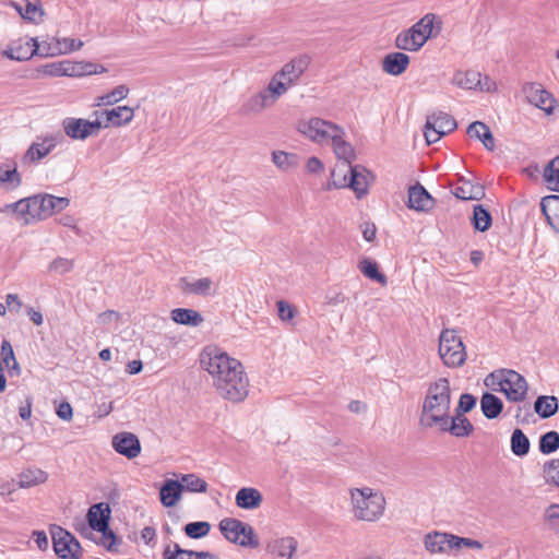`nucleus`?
<instances>
[{
    "mask_svg": "<svg viewBox=\"0 0 559 559\" xmlns=\"http://www.w3.org/2000/svg\"><path fill=\"white\" fill-rule=\"evenodd\" d=\"M201 365L212 377L218 395L231 403L245 401L249 394V379L242 364L217 347H206Z\"/></svg>",
    "mask_w": 559,
    "mask_h": 559,
    "instance_id": "nucleus-1",
    "label": "nucleus"
},
{
    "mask_svg": "<svg viewBox=\"0 0 559 559\" xmlns=\"http://www.w3.org/2000/svg\"><path fill=\"white\" fill-rule=\"evenodd\" d=\"M452 390L447 378H439L428 384L421 404L419 424L425 429L449 433L451 420Z\"/></svg>",
    "mask_w": 559,
    "mask_h": 559,
    "instance_id": "nucleus-2",
    "label": "nucleus"
},
{
    "mask_svg": "<svg viewBox=\"0 0 559 559\" xmlns=\"http://www.w3.org/2000/svg\"><path fill=\"white\" fill-rule=\"evenodd\" d=\"M297 129L313 143L319 145L331 144L338 159L347 163L355 159V150L345 140V130L341 126L314 117L299 121Z\"/></svg>",
    "mask_w": 559,
    "mask_h": 559,
    "instance_id": "nucleus-3",
    "label": "nucleus"
},
{
    "mask_svg": "<svg viewBox=\"0 0 559 559\" xmlns=\"http://www.w3.org/2000/svg\"><path fill=\"white\" fill-rule=\"evenodd\" d=\"M354 516L360 521L374 522L385 510V498L379 490L370 487L350 489Z\"/></svg>",
    "mask_w": 559,
    "mask_h": 559,
    "instance_id": "nucleus-4",
    "label": "nucleus"
},
{
    "mask_svg": "<svg viewBox=\"0 0 559 559\" xmlns=\"http://www.w3.org/2000/svg\"><path fill=\"white\" fill-rule=\"evenodd\" d=\"M485 385L492 391L501 392L511 402L525 400L528 385L525 378L511 369H500L489 373Z\"/></svg>",
    "mask_w": 559,
    "mask_h": 559,
    "instance_id": "nucleus-5",
    "label": "nucleus"
},
{
    "mask_svg": "<svg viewBox=\"0 0 559 559\" xmlns=\"http://www.w3.org/2000/svg\"><path fill=\"white\" fill-rule=\"evenodd\" d=\"M352 162H344L342 166H337L331 173V181L328 189L350 188L358 199L368 193V176L369 171L360 165L352 166Z\"/></svg>",
    "mask_w": 559,
    "mask_h": 559,
    "instance_id": "nucleus-6",
    "label": "nucleus"
},
{
    "mask_svg": "<svg viewBox=\"0 0 559 559\" xmlns=\"http://www.w3.org/2000/svg\"><path fill=\"white\" fill-rule=\"evenodd\" d=\"M218 527L223 536L233 544L250 548L259 546L253 528L238 519L225 518L219 522Z\"/></svg>",
    "mask_w": 559,
    "mask_h": 559,
    "instance_id": "nucleus-7",
    "label": "nucleus"
},
{
    "mask_svg": "<svg viewBox=\"0 0 559 559\" xmlns=\"http://www.w3.org/2000/svg\"><path fill=\"white\" fill-rule=\"evenodd\" d=\"M476 397L469 393H463L460 396V401L454 409V414L451 415L449 435L455 438H467L474 432V425L465 416V414L471 412L476 406Z\"/></svg>",
    "mask_w": 559,
    "mask_h": 559,
    "instance_id": "nucleus-8",
    "label": "nucleus"
},
{
    "mask_svg": "<svg viewBox=\"0 0 559 559\" xmlns=\"http://www.w3.org/2000/svg\"><path fill=\"white\" fill-rule=\"evenodd\" d=\"M439 355L443 364L451 368L460 367L466 359L462 340L454 330H443L439 338Z\"/></svg>",
    "mask_w": 559,
    "mask_h": 559,
    "instance_id": "nucleus-9",
    "label": "nucleus"
},
{
    "mask_svg": "<svg viewBox=\"0 0 559 559\" xmlns=\"http://www.w3.org/2000/svg\"><path fill=\"white\" fill-rule=\"evenodd\" d=\"M52 546L56 555L61 559H80L82 547L79 540L64 528L53 525L50 530Z\"/></svg>",
    "mask_w": 559,
    "mask_h": 559,
    "instance_id": "nucleus-10",
    "label": "nucleus"
},
{
    "mask_svg": "<svg viewBox=\"0 0 559 559\" xmlns=\"http://www.w3.org/2000/svg\"><path fill=\"white\" fill-rule=\"evenodd\" d=\"M64 134L71 140L85 141L90 136L97 135L103 129V121L95 119L94 121L84 118L66 117L61 121Z\"/></svg>",
    "mask_w": 559,
    "mask_h": 559,
    "instance_id": "nucleus-11",
    "label": "nucleus"
},
{
    "mask_svg": "<svg viewBox=\"0 0 559 559\" xmlns=\"http://www.w3.org/2000/svg\"><path fill=\"white\" fill-rule=\"evenodd\" d=\"M63 140L60 132L46 134L45 136L37 138L24 154V163H38L46 157L58 144Z\"/></svg>",
    "mask_w": 559,
    "mask_h": 559,
    "instance_id": "nucleus-12",
    "label": "nucleus"
},
{
    "mask_svg": "<svg viewBox=\"0 0 559 559\" xmlns=\"http://www.w3.org/2000/svg\"><path fill=\"white\" fill-rule=\"evenodd\" d=\"M523 94L526 100L543 110L546 115H551L555 110V98L539 83H526L523 86Z\"/></svg>",
    "mask_w": 559,
    "mask_h": 559,
    "instance_id": "nucleus-13",
    "label": "nucleus"
},
{
    "mask_svg": "<svg viewBox=\"0 0 559 559\" xmlns=\"http://www.w3.org/2000/svg\"><path fill=\"white\" fill-rule=\"evenodd\" d=\"M94 115L98 117H104L105 121L103 122V129L109 127H122L127 126L133 120L134 109L129 106H118L112 109H106L103 111H95Z\"/></svg>",
    "mask_w": 559,
    "mask_h": 559,
    "instance_id": "nucleus-14",
    "label": "nucleus"
},
{
    "mask_svg": "<svg viewBox=\"0 0 559 559\" xmlns=\"http://www.w3.org/2000/svg\"><path fill=\"white\" fill-rule=\"evenodd\" d=\"M111 509L108 503L99 502L90 507L87 511V522L93 531L105 533L109 525Z\"/></svg>",
    "mask_w": 559,
    "mask_h": 559,
    "instance_id": "nucleus-15",
    "label": "nucleus"
},
{
    "mask_svg": "<svg viewBox=\"0 0 559 559\" xmlns=\"http://www.w3.org/2000/svg\"><path fill=\"white\" fill-rule=\"evenodd\" d=\"M454 535L442 532H430L424 537V546L427 551L432 555L445 554L449 550L455 549L453 545Z\"/></svg>",
    "mask_w": 559,
    "mask_h": 559,
    "instance_id": "nucleus-16",
    "label": "nucleus"
},
{
    "mask_svg": "<svg viewBox=\"0 0 559 559\" xmlns=\"http://www.w3.org/2000/svg\"><path fill=\"white\" fill-rule=\"evenodd\" d=\"M114 449L128 459L136 457L141 452L138 437L131 432H121L112 438Z\"/></svg>",
    "mask_w": 559,
    "mask_h": 559,
    "instance_id": "nucleus-17",
    "label": "nucleus"
},
{
    "mask_svg": "<svg viewBox=\"0 0 559 559\" xmlns=\"http://www.w3.org/2000/svg\"><path fill=\"white\" fill-rule=\"evenodd\" d=\"M41 221L52 216L67 209L70 205V199L64 197H55L44 193L37 194Z\"/></svg>",
    "mask_w": 559,
    "mask_h": 559,
    "instance_id": "nucleus-18",
    "label": "nucleus"
},
{
    "mask_svg": "<svg viewBox=\"0 0 559 559\" xmlns=\"http://www.w3.org/2000/svg\"><path fill=\"white\" fill-rule=\"evenodd\" d=\"M16 207L17 219L22 221L23 225L41 221L37 194L19 200Z\"/></svg>",
    "mask_w": 559,
    "mask_h": 559,
    "instance_id": "nucleus-19",
    "label": "nucleus"
},
{
    "mask_svg": "<svg viewBox=\"0 0 559 559\" xmlns=\"http://www.w3.org/2000/svg\"><path fill=\"white\" fill-rule=\"evenodd\" d=\"M433 206V199L427 190L419 183L413 186L408 190V207L427 212Z\"/></svg>",
    "mask_w": 559,
    "mask_h": 559,
    "instance_id": "nucleus-20",
    "label": "nucleus"
},
{
    "mask_svg": "<svg viewBox=\"0 0 559 559\" xmlns=\"http://www.w3.org/2000/svg\"><path fill=\"white\" fill-rule=\"evenodd\" d=\"M408 66L409 57L404 52H390L382 59V70L393 76L401 75Z\"/></svg>",
    "mask_w": 559,
    "mask_h": 559,
    "instance_id": "nucleus-21",
    "label": "nucleus"
},
{
    "mask_svg": "<svg viewBox=\"0 0 559 559\" xmlns=\"http://www.w3.org/2000/svg\"><path fill=\"white\" fill-rule=\"evenodd\" d=\"M424 45V37L421 36L420 32L414 29L413 26L399 33L395 37V46L401 50L417 51Z\"/></svg>",
    "mask_w": 559,
    "mask_h": 559,
    "instance_id": "nucleus-22",
    "label": "nucleus"
},
{
    "mask_svg": "<svg viewBox=\"0 0 559 559\" xmlns=\"http://www.w3.org/2000/svg\"><path fill=\"white\" fill-rule=\"evenodd\" d=\"M309 63L310 59L308 56L295 58L278 71V76H283L284 80H287L293 85L308 69Z\"/></svg>",
    "mask_w": 559,
    "mask_h": 559,
    "instance_id": "nucleus-23",
    "label": "nucleus"
},
{
    "mask_svg": "<svg viewBox=\"0 0 559 559\" xmlns=\"http://www.w3.org/2000/svg\"><path fill=\"white\" fill-rule=\"evenodd\" d=\"M182 492L178 479H167L159 489L160 503L166 508L174 507L180 501Z\"/></svg>",
    "mask_w": 559,
    "mask_h": 559,
    "instance_id": "nucleus-24",
    "label": "nucleus"
},
{
    "mask_svg": "<svg viewBox=\"0 0 559 559\" xmlns=\"http://www.w3.org/2000/svg\"><path fill=\"white\" fill-rule=\"evenodd\" d=\"M266 95L262 91L251 95L241 104L239 114L242 116H253L261 114L265 108L271 107Z\"/></svg>",
    "mask_w": 559,
    "mask_h": 559,
    "instance_id": "nucleus-25",
    "label": "nucleus"
},
{
    "mask_svg": "<svg viewBox=\"0 0 559 559\" xmlns=\"http://www.w3.org/2000/svg\"><path fill=\"white\" fill-rule=\"evenodd\" d=\"M236 506L245 510H253L261 506L263 497L261 492L252 487H243L236 493Z\"/></svg>",
    "mask_w": 559,
    "mask_h": 559,
    "instance_id": "nucleus-26",
    "label": "nucleus"
},
{
    "mask_svg": "<svg viewBox=\"0 0 559 559\" xmlns=\"http://www.w3.org/2000/svg\"><path fill=\"white\" fill-rule=\"evenodd\" d=\"M181 282L185 293L206 297L214 295L216 292V285L210 277H202L191 282L182 278Z\"/></svg>",
    "mask_w": 559,
    "mask_h": 559,
    "instance_id": "nucleus-27",
    "label": "nucleus"
},
{
    "mask_svg": "<svg viewBox=\"0 0 559 559\" xmlns=\"http://www.w3.org/2000/svg\"><path fill=\"white\" fill-rule=\"evenodd\" d=\"M297 546V540L294 537L287 536L273 539L269 543L267 549L277 557L292 559Z\"/></svg>",
    "mask_w": 559,
    "mask_h": 559,
    "instance_id": "nucleus-28",
    "label": "nucleus"
},
{
    "mask_svg": "<svg viewBox=\"0 0 559 559\" xmlns=\"http://www.w3.org/2000/svg\"><path fill=\"white\" fill-rule=\"evenodd\" d=\"M540 209L548 224L559 231V195L552 194L543 198Z\"/></svg>",
    "mask_w": 559,
    "mask_h": 559,
    "instance_id": "nucleus-29",
    "label": "nucleus"
},
{
    "mask_svg": "<svg viewBox=\"0 0 559 559\" xmlns=\"http://www.w3.org/2000/svg\"><path fill=\"white\" fill-rule=\"evenodd\" d=\"M21 182L22 178L15 162L0 165V186H3L7 190H14L21 186Z\"/></svg>",
    "mask_w": 559,
    "mask_h": 559,
    "instance_id": "nucleus-30",
    "label": "nucleus"
},
{
    "mask_svg": "<svg viewBox=\"0 0 559 559\" xmlns=\"http://www.w3.org/2000/svg\"><path fill=\"white\" fill-rule=\"evenodd\" d=\"M289 86L292 84L283 76H278V72H276L262 92L266 95L270 104L274 105L288 91Z\"/></svg>",
    "mask_w": 559,
    "mask_h": 559,
    "instance_id": "nucleus-31",
    "label": "nucleus"
},
{
    "mask_svg": "<svg viewBox=\"0 0 559 559\" xmlns=\"http://www.w3.org/2000/svg\"><path fill=\"white\" fill-rule=\"evenodd\" d=\"M1 362L7 367L10 377H19L22 372L21 366L15 358L12 344L3 340L0 346Z\"/></svg>",
    "mask_w": 559,
    "mask_h": 559,
    "instance_id": "nucleus-32",
    "label": "nucleus"
},
{
    "mask_svg": "<svg viewBox=\"0 0 559 559\" xmlns=\"http://www.w3.org/2000/svg\"><path fill=\"white\" fill-rule=\"evenodd\" d=\"M170 318L175 323L188 326H199L204 321L199 311L187 308L171 310Z\"/></svg>",
    "mask_w": 559,
    "mask_h": 559,
    "instance_id": "nucleus-33",
    "label": "nucleus"
},
{
    "mask_svg": "<svg viewBox=\"0 0 559 559\" xmlns=\"http://www.w3.org/2000/svg\"><path fill=\"white\" fill-rule=\"evenodd\" d=\"M467 134L475 138L484 144L488 151H493L495 139L488 126L480 121L472 122L467 128Z\"/></svg>",
    "mask_w": 559,
    "mask_h": 559,
    "instance_id": "nucleus-34",
    "label": "nucleus"
},
{
    "mask_svg": "<svg viewBox=\"0 0 559 559\" xmlns=\"http://www.w3.org/2000/svg\"><path fill=\"white\" fill-rule=\"evenodd\" d=\"M480 409L486 418L495 419L501 414L503 403L495 394L485 392L480 397Z\"/></svg>",
    "mask_w": 559,
    "mask_h": 559,
    "instance_id": "nucleus-35",
    "label": "nucleus"
},
{
    "mask_svg": "<svg viewBox=\"0 0 559 559\" xmlns=\"http://www.w3.org/2000/svg\"><path fill=\"white\" fill-rule=\"evenodd\" d=\"M272 162L281 171H290L299 166L300 157L296 153L273 151Z\"/></svg>",
    "mask_w": 559,
    "mask_h": 559,
    "instance_id": "nucleus-36",
    "label": "nucleus"
},
{
    "mask_svg": "<svg viewBox=\"0 0 559 559\" xmlns=\"http://www.w3.org/2000/svg\"><path fill=\"white\" fill-rule=\"evenodd\" d=\"M428 124L430 127H435L440 131H443V134H448L454 131L457 127L455 119L443 111H438L429 115L427 117Z\"/></svg>",
    "mask_w": 559,
    "mask_h": 559,
    "instance_id": "nucleus-37",
    "label": "nucleus"
},
{
    "mask_svg": "<svg viewBox=\"0 0 559 559\" xmlns=\"http://www.w3.org/2000/svg\"><path fill=\"white\" fill-rule=\"evenodd\" d=\"M128 94H129V87L127 85H124V84L118 85L110 92L97 96L94 99V106H97V107L112 106V105L119 103L120 100L127 98Z\"/></svg>",
    "mask_w": 559,
    "mask_h": 559,
    "instance_id": "nucleus-38",
    "label": "nucleus"
},
{
    "mask_svg": "<svg viewBox=\"0 0 559 559\" xmlns=\"http://www.w3.org/2000/svg\"><path fill=\"white\" fill-rule=\"evenodd\" d=\"M558 399L550 395L538 396L534 403V409L542 418H549L558 412Z\"/></svg>",
    "mask_w": 559,
    "mask_h": 559,
    "instance_id": "nucleus-39",
    "label": "nucleus"
},
{
    "mask_svg": "<svg viewBox=\"0 0 559 559\" xmlns=\"http://www.w3.org/2000/svg\"><path fill=\"white\" fill-rule=\"evenodd\" d=\"M452 83L464 90L477 88L480 83V73L474 70L457 71L453 75Z\"/></svg>",
    "mask_w": 559,
    "mask_h": 559,
    "instance_id": "nucleus-40",
    "label": "nucleus"
},
{
    "mask_svg": "<svg viewBox=\"0 0 559 559\" xmlns=\"http://www.w3.org/2000/svg\"><path fill=\"white\" fill-rule=\"evenodd\" d=\"M182 491L206 492L207 483L197 474H180L178 478Z\"/></svg>",
    "mask_w": 559,
    "mask_h": 559,
    "instance_id": "nucleus-41",
    "label": "nucleus"
},
{
    "mask_svg": "<svg viewBox=\"0 0 559 559\" xmlns=\"http://www.w3.org/2000/svg\"><path fill=\"white\" fill-rule=\"evenodd\" d=\"M47 474L39 468H28L19 475V486L21 488H29L45 483Z\"/></svg>",
    "mask_w": 559,
    "mask_h": 559,
    "instance_id": "nucleus-42",
    "label": "nucleus"
},
{
    "mask_svg": "<svg viewBox=\"0 0 559 559\" xmlns=\"http://www.w3.org/2000/svg\"><path fill=\"white\" fill-rule=\"evenodd\" d=\"M437 16L435 14L428 13L424 15L417 23L413 25L414 29L419 31L421 36L424 37V43L426 44L430 36L433 34V29L437 28V32L441 29V22L437 25L435 24Z\"/></svg>",
    "mask_w": 559,
    "mask_h": 559,
    "instance_id": "nucleus-43",
    "label": "nucleus"
},
{
    "mask_svg": "<svg viewBox=\"0 0 559 559\" xmlns=\"http://www.w3.org/2000/svg\"><path fill=\"white\" fill-rule=\"evenodd\" d=\"M471 222L476 230L486 231L491 226V214L484 205H475Z\"/></svg>",
    "mask_w": 559,
    "mask_h": 559,
    "instance_id": "nucleus-44",
    "label": "nucleus"
},
{
    "mask_svg": "<svg viewBox=\"0 0 559 559\" xmlns=\"http://www.w3.org/2000/svg\"><path fill=\"white\" fill-rule=\"evenodd\" d=\"M544 180L549 190L559 192V155L552 158L545 167Z\"/></svg>",
    "mask_w": 559,
    "mask_h": 559,
    "instance_id": "nucleus-45",
    "label": "nucleus"
},
{
    "mask_svg": "<svg viewBox=\"0 0 559 559\" xmlns=\"http://www.w3.org/2000/svg\"><path fill=\"white\" fill-rule=\"evenodd\" d=\"M12 7L26 21L38 22L43 15V10L39 5L25 1L23 3L13 2Z\"/></svg>",
    "mask_w": 559,
    "mask_h": 559,
    "instance_id": "nucleus-46",
    "label": "nucleus"
},
{
    "mask_svg": "<svg viewBox=\"0 0 559 559\" xmlns=\"http://www.w3.org/2000/svg\"><path fill=\"white\" fill-rule=\"evenodd\" d=\"M511 451L516 456H525L530 451V440L521 429H515L511 436Z\"/></svg>",
    "mask_w": 559,
    "mask_h": 559,
    "instance_id": "nucleus-47",
    "label": "nucleus"
},
{
    "mask_svg": "<svg viewBox=\"0 0 559 559\" xmlns=\"http://www.w3.org/2000/svg\"><path fill=\"white\" fill-rule=\"evenodd\" d=\"M358 269L366 277L382 285L386 284V277L379 271L377 262L370 259H364L359 262Z\"/></svg>",
    "mask_w": 559,
    "mask_h": 559,
    "instance_id": "nucleus-48",
    "label": "nucleus"
},
{
    "mask_svg": "<svg viewBox=\"0 0 559 559\" xmlns=\"http://www.w3.org/2000/svg\"><path fill=\"white\" fill-rule=\"evenodd\" d=\"M539 451L543 454H551L559 449V433L557 431H548L539 438Z\"/></svg>",
    "mask_w": 559,
    "mask_h": 559,
    "instance_id": "nucleus-49",
    "label": "nucleus"
},
{
    "mask_svg": "<svg viewBox=\"0 0 559 559\" xmlns=\"http://www.w3.org/2000/svg\"><path fill=\"white\" fill-rule=\"evenodd\" d=\"M210 530L211 525L205 521L190 522L183 527L185 534L193 539L205 537L210 533Z\"/></svg>",
    "mask_w": 559,
    "mask_h": 559,
    "instance_id": "nucleus-50",
    "label": "nucleus"
},
{
    "mask_svg": "<svg viewBox=\"0 0 559 559\" xmlns=\"http://www.w3.org/2000/svg\"><path fill=\"white\" fill-rule=\"evenodd\" d=\"M453 193L457 199L461 200H478L484 195L481 187L474 188L469 183L456 187Z\"/></svg>",
    "mask_w": 559,
    "mask_h": 559,
    "instance_id": "nucleus-51",
    "label": "nucleus"
},
{
    "mask_svg": "<svg viewBox=\"0 0 559 559\" xmlns=\"http://www.w3.org/2000/svg\"><path fill=\"white\" fill-rule=\"evenodd\" d=\"M544 521L550 531L559 533V503H551L545 509Z\"/></svg>",
    "mask_w": 559,
    "mask_h": 559,
    "instance_id": "nucleus-52",
    "label": "nucleus"
},
{
    "mask_svg": "<svg viewBox=\"0 0 559 559\" xmlns=\"http://www.w3.org/2000/svg\"><path fill=\"white\" fill-rule=\"evenodd\" d=\"M37 71L46 76L58 78L67 76L68 69L66 68V60H62L44 64Z\"/></svg>",
    "mask_w": 559,
    "mask_h": 559,
    "instance_id": "nucleus-53",
    "label": "nucleus"
},
{
    "mask_svg": "<svg viewBox=\"0 0 559 559\" xmlns=\"http://www.w3.org/2000/svg\"><path fill=\"white\" fill-rule=\"evenodd\" d=\"M545 478L548 483L559 487V459L551 460L544 466Z\"/></svg>",
    "mask_w": 559,
    "mask_h": 559,
    "instance_id": "nucleus-54",
    "label": "nucleus"
},
{
    "mask_svg": "<svg viewBox=\"0 0 559 559\" xmlns=\"http://www.w3.org/2000/svg\"><path fill=\"white\" fill-rule=\"evenodd\" d=\"M73 267V262L67 258H57L48 265V271L59 275L70 272Z\"/></svg>",
    "mask_w": 559,
    "mask_h": 559,
    "instance_id": "nucleus-55",
    "label": "nucleus"
},
{
    "mask_svg": "<svg viewBox=\"0 0 559 559\" xmlns=\"http://www.w3.org/2000/svg\"><path fill=\"white\" fill-rule=\"evenodd\" d=\"M83 41L74 38H61L57 40V47L60 53H70L81 49Z\"/></svg>",
    "mask_w": 559,
    "mask_h": 559,
    "instance_id": "nucleus-56",
    "label": "nucleus"
},
{
    "mask_svg": "<svg viewBox=\"0 0 559 559\" xmlns=\"http://www.w3.org/2000/svg\"><path fill=\"white\" fill-rule=\"evenodd\" d=\"M190 550L181 548L177 543L167 544L163 550V559H179V556H189Z\"/></svg>",
    "mask_w": 559,
    "mask_h": 559,
    "instance_id": "nucleus-57",
    "label": "nucleus"
},
{
    "mask_svg": "<svg viewBox=\"0 0 559 559\" xmlns=\"http://www.w3.org/2000/svg\"><path fill=\"white\" fill-rule=\"evenodd\" d=\"M453 539V545L455 547V549H460L461 547H468V548H474V549H481L483 548V544L476 539H472V538H467V537H460V536H456L454 535V538Z\"/></svg>",
    "mask_w": 559,
    "mask_h": 559,
    "instance_id": "nucleus-58",
    "label": "nucleus"
},
{
    "mask_svg": "<svg viewBox=\"0 0 559 559\" xmlns=\"http://www.w3.org/2000/svg\"><path fill=\"white\" fill-rule=\"evenodd\" d=\"M277 311L278 317L283 321H290L295 317L294 308L284 300L277 301Z\"/></svg>",
    "mask_w": 559,
    "mask_h": 559,
    "instance_id": "nucleus-59",
    "label": "nucleus"
},
{
    "mask_svg": "<svg viewBox=\"0 0 559 559\" xmlns=\"http://www.w3.org/2000/svg\"><path fill=\"white\" fill-rule=\"evenodd\" d=\"M424 134H425V139L428 144H433V143L438 142L444 135L443 131H440L435 127H430L428 124L427 120H426V124H425Z\"/></svg>",
    "mask_w": 559,
    "mask_h": 559,
    "instance_id": "nucleus-60",
    "label": "nucleus"
},
{
    "mask_svg": "<svg viewBox=\"0 0 559 559\" xmlns=\"http://www.w3.org/2000/svg\"><path fill=\"white\" fill-rule=\"evenodd\" d=\"M66 68L68 69L67 76H83V61L66 60Z\"/></svg>",
    "mask_w": 559,
    "mask_h": 559,
    "instance_id": "nucleus-61",
    "label": "nucleus"
},
{
    "mask_svg": "<svg viewBox=\"0 0 559 559\" xmlns=\"http://www.w3.org/2000/svg\"><path fill=\"white\" fill-rule=\"evenodd\" d=\"M34 50L28 55L27 52H22V48H9L3 51V56L16 61L27 60Z\"/></svg>",
    "mask_w": 559,
    "mask_h": 559,
    "instance_id": "nucleus-62",
    "label": "nucleus"
},
{
    "mask_svg": "<svg viewBox=\"0 0 559 559\" xmlns=\"http://www.w3.org/2000/svg\"><path fill=\"white\" fill-rule=\"evenodd\" d=\"M56 413L59 418L66 421L71 420L73 416L72 406L68 402H61L58 405Z\"/></svg>",
    "mask_w": 559,
    "mask_h": 559,
    "instance_id": "nucleus-63",
    "label": "nucleus"
},
{
    "mask_svg": "<svg viewBox=\"0 0 559 559\" xmlns=\"http://www.w3.org/2000/svg\"><path fill=\"white\" fill-rule=\"evenodd\" d=\"M306 168L310 174H321L324 171V164L318 157L312 156L307 160Z\"/></svg>",
    "mask_w": 559,
    "mask_h": 559,
    "instance_id": "nucleus-64",
    "label": "nucleus"
}]
</instances>
